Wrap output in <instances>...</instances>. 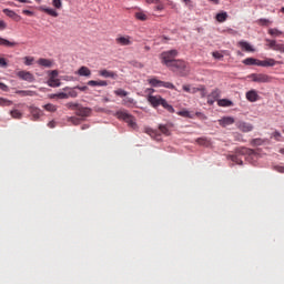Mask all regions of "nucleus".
<instances>
[{
    "label": "nucleus",
    "instance_id": "nucleus-1",
    "mask_svg": "<svg viewBox=\"0 0 284 284\" xmlns=\"http://www.w3.org/2000/svg\"><path fill=\"white\" fill-rule=\"evenodd\" d=\"M148 101L152 108H159V105H162V108H164L166 112H170V114H174L175 112L174 106L168 103V100L163 99L161 95H149Z\"/></svg>",
    "mask_w": 284,
    "mask_h": 284
},
{
    "label": "nucleus",
    "instance_id": "nucleus-2",
    "mask_svg": "<svg viewBox=\"0 0 284 284\" xmlns=\"http://www.w3.org/2000/svg\"><path fill=\"white\" fill-rule=\"evenodd\" d=\"M116 118L120 121H124V123H126V125L131 128V130H139V124H136V118L128 113V111H118Z\"/></svg>",
    "mask_w": 284,
    "mask_h": 284
},
{
    "label": "nucleus",
    "instance_id": "nucleus-3",
    "mask_svg": "<svg viewBox=\"0 0 284 284\" xmlns=\"http://www.w3.org/2000/svg\"><path fill=\"white\" fill-rule=\"evenodd\" d=\"M178 57H179V51L176 49L164 51L160 55L161 63L166 68H171V65L176 61Z\"/></svg>",
    "mask_w": 284,
    "mask_h": 284
},
{
    "label": "nucleus",
    "instance_id": "nucleus-4",
    "mask_svg": "<svg viewBox=\"0 0 284 284\" xmlns=\"http://www.w3.org/2000/svg\"><path fill=\"white\" fill-rule=\"evenodd\" d=\"M169 70H172V72H175L179 77H187V74H190V68L183 60H176Z\"/></svg>",
    "mask_w": 284,
    "mask_h": 284
},
{
    "label": "nucleus",
    "instance_id": "nucleus-5",
    "mask_svg": "<svg viewBox=\"0 0 284 284\" xmlns=\"http://www.w3.org/2000/svg\"><path fill=\"white\" fill-rule=\"evenodd\" d=\"M149 83L152 85V88H166L168 90H176V87H174L171 82H164L158 80L156 78L149 79Z\"/></svg>",
    "mask_w": 284,
    "mask_h": 284
},
{
    "label": "nucleus",
    "instance_id": "nucleus-6",
    "mask_svg": "<svg viewBox=\"0 0 284 284\" xmlns=\"http://www.w3.org/2000/svg\"><path fill=\"white\" fill-rule=\"evenodd\" d=\"M57 77H59V71L53 70L49 74V79L47 81V84L49 88H59L61 87V80H59Z\"/></svg>",
    "mask_w": 284,
    "mask_h": 284
},
{
    "label": "nucleus",
    "instance_id": "nucleus-7",
    "mask_svg": "<svg viewBox=\"0 0 284 284\" xmlns=\"http://www.w3.org/2000/svg\"><path fill=\"white\" fill-rule=\"evenodd\" d=\"M179 116H183L184 119H194L195 116H197V119H207V116H205V114L201 113V112H193V111H189V110H182L178 112Z\"/></svg>",
    "mask_w": 284,
    "mask_h": 284
},
{
    "label": "nucleus",
    "instance_id": "nucleus-8",
    "mask_svg": "<svg viewBox=\"0 0 284 284\" xmlns=\"http://www.w3.org/2000/svg\"><path fill=\"white\" fill-rule=\"evenodd\" d=\"M248 78L252 79V81H254L255 83H270L271 81L270 75L265 73H253L248 75Z\"/></svg>",
    "mask_w": 284,
    "mask_h": 284
},
{
    "label": "nucleus",
    "instance_id": "nucleus-9",
    "mask_svg": "<svg viewBox=\"0 0 284 284\" xmlns=\"http://www.w3.org/2000/svg\"><path fill=\"white\" fill-rule=\"evenodd\" d=\"M16 74L21 81H28V83H33L34 81V75L30 71H18Z\"/></svg>",
    "mask_w": 284,
    "mask_h": 284
},
{
    "label": "nucleus",
    "instance_id": "nucleus-10",
    "mask_svg": "<svg viewBox=\"0 0 284 284\" xmlns=\"http://www.w3.org/2000/svg\"><path fill=\"white\" fill-rule=\"evenodd\" d=\"M115 43L118 45H132V43H133L132 37H130V36H118L115 38Z\"/></svg>",
    "mask_w": 284,
    "mask_h": 284
},
{
    "label": "nucleus",
    "instance_id": "nucleus-11",
    "mask_svg": "<svg viewBox=\"0 0 284 284\" xmlns=\"http://www.w3.org/2000/svg\"><path fill=\"white\" fill-rule=\"evenodd\" d=\"M77 116H82L83 119L90 116L92 114V109L88 106H81V104L78 106V110L75 111Z\"/></svg>",
    "mask_w": 284,
    "mask_h": 284
},
{
    "label": "nucleus",
    "instance_id": "nucleus-12",
    "mask_svg": "<svg viewBox=\"0 0 284 284\" xmlns=\"http://www.w3.org/2000/svg\"><path fill=\"white\" fill-rule=\"evenodd\" d=\"M99 77H103V79H118L119 74L114 71H109L108 69H102L98 71Z\"/></svg>",
    "mask_w": 284,
    "mask_h": 284
},
{
    "label": "nucleus",
    "instance_id": "nucleus-13",
    "mask_svg": "<svg viewBox=\"0 0 284 284\" xmlns=\"http://www.w3.org/2000/svg\"><path fill=\"white\" fill-rule=\"evenodd\" d=\"M219 125L221 128H227V125H234L235 120L233 116H223L222 119L217 120Z\"/></svg>",
    "mask_w": 284,
    "mask_h": 284
},
{
    "label": "nucleus",
    "instance_id": "nucleus-14",
    "mask_svg": "<svg viewBox=\"0 0 284 284\" xmlns=\"http://www.w3.org/2000/svg\"><path fill=\"white\" fill-rule=\"evenodd\" d=\"M235 154L239 156H252V154H254V150L241 146L235 149Z\"/></svg>",
    "mask_w": 284,
    "mask_h": 284
},
{
    "label": "nucleus",
    "instance_id": "nucleus-15",
    "mask_svg": "<svg viewBox=\"0 0 284 284\" xmlns=\"http://www.w3.org/2000/svg\"><path fill=\"white\" fill-rule=\"evenodd\" d=\"M276 60L272 59V58H267L265 60H258V67L260 68H274V65H276Z\"/></svg>",
    "mask_w": 284,
    "mask_h": 284
},
{
    "label": "nucleus",
    "instance_id": "nucleus-16",
    "mask_svg": "<svg viewBox=\"0 0 284 284\" xmlns=\"http://www.w3.org/2000/svg\"><path fill=\"white\" fill-rule=\"evenodd\" d=\"M90 88H108V81L105 80H90L87 82Z\"/></svg>",
    "mask_w": 284,
    "mask_h": 284
},
{
    "label": "nucleus",
    "instance_id": "nucleus-17",
    "mask_svg": "<svg viewBox=\"0 0 284 284\" xmlns=\"http://www.w3.org/2000/svg\"><path fill=\"white\" fill-rule=\"evenodd\" d=\"M246 99L250 101V103H256L261 97L256 90H250L246 92Z\"/></svg>",
    "mask_w": 284,
    "mask_h": 284
},
{
    "label": "nucleus",
    "instance_id": "nucleus-18",
    "mask_svg": "<svg viewBox=\"0 0 284 284\" xmlns=\"http://www.w3.org/2000/svg\"><path fill=\"white\" fill-rule=\"evenodd\" d=\"M237 129H240L241 132H252V130H254V125L247 122H239Z\"/></svg>",
    "mask_w": 284,
    "mask_h": 284
},
{
    "label": "nucleus",
    "instance_id": "nucleus-19",
    "mask_svg": "<svg viewBox=\"0 0 284 284\" xmlns=\"http://www.w3.org/2000/svg\"><path fill=\"white\" fill-rule=\"evenodd\" d=\"M38 65H40L41 68H52V65H54V62L50 59H45V58H40L37 61Z\"/></svg>",
    "mask_w": 284,
    "mask_h": 284
},
{
    "label": "nucleus",
    "instance_id": "nucleus-20",
    "mask_svg": "<svg viewBox=\"0 0 284 284\" xmlns=\"http://www.w3.org/2000/svg\"><path fill=\"white\" fill-rule=\"evenodd\" d=\"M2 12L10 19H13V21H21V16L17 14V12H14L10 9H3Z\"/></svg>",
    "mask_w": 284,
    "mask_h": 284
},
{
    "label": "nucleus",
    "instance_id": "nucleus-21",
    "mask_svg": "<svg viewBox=\"0 0 284 284\" xmlns=\"http://www.w3.org/2000/svg\"><path fill=\"white\" fill-rule=\"evenodd\" d=\"M30 112H31V115L33 116V121H39V119L43 116V111H41V109L37 106H31Z\"/></svg>",
    "mask_w": 284,
    "mask_h": 284
},
{
    "label": "nucleus",
    "instance_id": "nucleus-22",
    "mask_svg": "<svg viewBox=\"0 0 284 284\" xmlns=\"http://www.w3.org/2000/svg\"><path fill=\"white\" fill-rule=\"evenodd\" d=\"M75 74H79V77H92V71L88 67H81Z\"/></svg>",
    "mask_w": 284,
    "mask_h": 284
},
{
    "label": "nucleus",
    "instance_id": "nucleus-23",
    "mask_svg": "<svg viewBox=\"0 0 284 284\" xmlns=\"http://www.w3.org/2000/svg\"><path fill=\"white\" fill-rule=\"evenodd\" d=\"M217 105L220 108H232V105H234V102L227 99H222L217 101Z\"/></svg>",
    "mask_w": 284,
    "mask_h": 284
},
{
    "label": "nucleus",
    "instance_id": "nucleus-24",
    "mask_svg": "<svg viewBox=\"0 0 284 284\" xmlns=\"http://www.w3.org/2000/svg\"><path fill=\"white\" fill-rule=\"evenodd\" d=\"M239 45L242 48V50H245V52H255V50L248 44L247 41H240Z\"/></svg>",
    "mask_w": 284,
    "mask_h": 284
},
{
    "label": "nucleus",
    "instance_id": "nucleus-25",
    "mask_svg": "<svg viewBox=\"0 0 284 284\" xmlns=\"http://www.w3.org/2000/svg\"><path fill=\"white\" fill-rule=\"evenodd\" d=\"M215 19H216V21H219V23H225V21H227V12L222 11V12L217 13Z\"/></svg>",
    "mask_w": 284,
    "mask_h": 284
},
{
    "label": "nucleus",
    "instance_id": "nucleus-26",
    "mask_svg": "<svg viewBox=\"0 0 284 284\" xmlns=\"http://www.w3.org/2000/svg\"><path fill=\"white\" fill-rule=\"evenodd\" d=\"M16 94H19L20 97H34V94H37L34 91H30V90H18L16 91Z\"/></svg>",
    "mask_w": 284,
    "mask_h": 284
},
{
    "label": "nucleus",
    "instance_id": "nucleus-27",
    "mask_svg": "<svg viewBox=\"0 0 284 284\" xmlns=\"http://www.w3.org/2000/svg\"><path fill=\"white\" fill-rule=\"evenodd\" d=\"M182 88H183L184 92H189L190 94H196V92H201V89L194 88V87L191 88L187 84H184Z\"/></svg>",
    "mask_w": 284,
    "mask_h": 284
},
{
    "label": "nucleus",
    "instance_id": "nucleus-28",
    "mask_svg": "<svg viewBox=\"0 0 284 284\" xmlns=\"http://www.w3.org/2000/svg\"><path fill=\"white\" fill-rule=\"evenodd\" d=\"M241 155H237L236 153L233 155H229L227 159H230V161H233V163H236L237 165H243V160H241L240 158Z\"/></svg>",
    "mask_w": 284,
    "mask_h": 284
},
{
    "label": "nucleus",
    "instance_id": "nucleus-29",
    "mask_svg": "<svg viewBox=\"0 0 284 284\" xmlns=\"http://www.w3.org/2000/svg\"><path fill=\"white\" fill-rule=\"evenodd\" d=\"M0 45H4L6 48H14V45H17V42H11L0 37Z\"/></svg>",
    "mask_w": 284,
    "mask_h": 284
},
{
    "label": "nucleus",
    "instance_id": "nucleus-30",
    "mask_svg": "<svg viewBox=\"0 0 284 284\" xmlns=\"http://www.w3.org/2000/svg\"><path fill=\"white\" fill-rule=\"evenodd\" d=\"M197 145H203L204 148H210V140L207 138H199L196 139Z\"/></svg>",
    "mask_w": 284,
    "mask_h": 284
},
{
    "label": "nucleus",
    "instance_id": "nucleus-31",
    "mask_svg": "<svg viewBox=\"0 0 284 284\" xmlns=\"http://www.w3.org/2000/svg\"><path fill=\"white\" fill-rule=\"evenodd\" d=\"M244 65H258V59L255 58H246L243 61Z\"/></svg>",
    "mask_w": 284,
    "mask_h": 284
},
{
    "label": "nucleus",
    "instance_id": "nucleus-32",
    "mask_svg": "<svg viewBox=\"0 0 284 284\" xmlns=\"http://www.w3.org/2000/svg\"><path fill=\"white\" fill-rule=\"evenodd\" d=\"M135 19H138V21H148V14L143 11L135 12Z\"/></svg>",
    "mask_w": 284,
    "mask_h": 284
},
{
    "label": "nucleus",
    "instance_id": "nucleus-33",
    "mask_svg": "<svg viewBox=\"0 0 284 284\" xmlns=\"http://www.w3.org/2000/svg\"><path fill=\"white\" fill-rule=\"evenodd\" d=\"M42 12H45L47 14H50V17H59V13L54 9L50 8H41Z\"/></svg>",
    "mask_w": 284,
    "mask_h": 284
},
{
    "label": "nucleus",
    "instance_id": "nucleus-34",
    "mask_svg": "<svg viewBox=\"0 0 284 284\" xmlns=\"http://www.w3.org/2000/svg\"><path fill=\"white\" fill-rule=\"evenodd\" d=\"M10 105H12V101L4 99V98H0V106L1 108H10Z\"/></svg>",
    "mask_w": 284,
    "mask_h": 284
},
{
    "label": "nucleus",
    "instance_id": "nucleus-35",
    "mask_svg": "<svg viewBox=\"0 0 284 284\" xmlns=\"http://www.w3.org/2000/svg\"><path fill=\"white\" fill-rule=\"evenodd\" d=\"M263 143H265V141H263V139H261V138H256V139L251 140V145L253 148H256L258 145H263Z\"/></svg>",
    "mask_w": 284,
    "mask_h": 284
},
{
    "label": "nucleus",
    "instance_id": "nucleus-36",
    "mask_svg": "<svg viewBox=\"0 0 284 284\" xmlns=\"http://www.w3.org/2000/svg\"><path fill=\"white\" fill-rule=\"evenodd\" d=\"M10 114L12 116V119H21L23 116V113H21V111L14 109L10 111Z\"/></svg>",
    "mask_w": 284,
    "mask_h": 284
},
{
    "label": "nucleus",
    "instance_id": "nucleus-37",
    "mask_svg": "<svg viewBox=\"0 0 284 284\" xmlns=\"http://www.w3.org/2000/svg\"><path fill=\"white\" fill-rule=\"evenodd\" d=\"M268 34H271V37H281V34H283V31L274 28V29H268Z\"/></svg>",
    "mask_w": 284,
    "mask_h": 284
},
{
    "label": "nucleus",
    "instance_id": "nucleus-38",
    "mask_svg": "<svg viewBox=\"0 0 284 284\" xmlns=\"http://www.w3.org/2000/svg\"><path fill=\"white\" fill-rule=\"evenodd\" d=\"M159 130L162 134H165V136H170V129H168V125L160 124Z\"/></svg>",
    "mask_w": 284,
    "mask_h": 284
},
{
    "label": "nucleus",
    "instance_id": "nucleus-39",
    "mask_svg": "<svg viewBox=\"0 0 284 284\" xmlns=\"http://www.w3.org/2000/svg\"><path fill=\"white\" fill-rule=\"evenodd\" d=\"M43 108H44V110H47V112H57V105H54L52 103H48Z\"/></svg>",
    "mask_w": 284,
    "mask_h": 284
},
{
    "label": "nucleus",
    "instance_id": "nucleus-40",
    "mask_svg": "<svg viewBox=\"0 0 284 284\" xmlns=\"http://www.w3.org/2000/svg\"><path fill=\"white\" fill-rule=\"evenodd\" d=\"M68 122L72 123L73 125H79L81 123V119H79L77 116H70V118H68Z\"/></svg>",
    "mask_w": 284,
    "mask_h": 284
},
{
    "label": "nucleus",
    "instance_id": "nucleus-41",
    "mask_svg": "<svg viewBox=\"0 0 284 284\" xmlns=\"http://www.w3.org/2000/svg\"><path fill=\"white\" fill-rule=\"evenodd\" d=\"M67 108L69 109V110H79V103H74V102H68L67 104Z\"/></svg>",
    "mask_w": 284,
    "mask_h": 284
},
{
    "label": "nucleus",
    "instance_id": "nucleus-42",
    "mask_svg": "<svg viewBox=\"0 0 284 284\" xmlns=\"http://www.w3.org/2000/svg\"><path fill=\"white\" fill-rule=\"evenodd\" d=\"M276 52H281L282 54H284V44H281V43H275V47L274 49Z\"/></svg>",
    "mask_w": 284,
    "mask_h": 284
},
{
    "label": "nucleus",
    "instance_id": "nucleus-43",
    "mask_svg": "<svg viewBox=\"0 0 284 284\" xmlns=\"http://www.w3.org/2000/svg\"><path fill=\"white\" fill-rule=\"evenodd\" d=\"M114 94H116V97H128V91L123 89H118L114 91Z\"/></svg>",
    "mask_w": 284,
    "mask_h": 284
},
{
    "label": "nucleus",
    "instance_id": "nucleus-44",
    "mask_svg": "<svg viewBox=\"0 0 284 284\" xmlns=\"http://www.w3.org/2000/svg\"><path fill=\"white\" fill-rule=\"evenodd\" d=\"M32 63H34V58L24 57V65H32Z\"/></svg>",
    "mask_w": 284,
    "mask_h": 284
},
{
    "label": "nucleus",
    "instance_id": "nucleus-45",
    "mask_svg": "<svg viewBox=\"0 0 284 284\" xmlns=\"http://www.w3.org/2000/svg\"><path fill=\"white\" fill-rule=\"evenodd\" d=\"M212 99H219L221 97V91L219 89H215L211 92Z\"/></svg>",
    "mask_w": 284,
    "mask_h": 284
},
{
    "label": "nucleus",
    "instance_id": "nucleus-46",
    "mask_svg": "<svg viewBox=\"0 0 284 284\" xmlns=\"http://www.w3.org/2000/svg\"><path fill=\"white\" fill-rule=\"evenodd\" d=\"M145 134H149V136H156V131L153 129L146 128L144 129Z\"/></svg>",
    "mask_w": 284,
    "mask_h": 284
},
{
    "label": "nucleus",
    "instance_id": "nucleus-47",
    "mask_svg": "<svg viewBox=\"0 0 284 284\" xmlns=\"http://www.w3.org/2000/svg\"><path fill=\"white\" fill-rule=\"evenodd\" d=\"M52 6L54 8H57L58 10H60V8H62L63 3L61 2V0H53Z\"/></svg>",
    "mask_w": 284,
    "mask_h": 284
},
{
    "label": "nucleus",
    "instance_id": "nucleus-48",
    "mask_svg": "<svg viewBox=\"0 0 284 284\" xmlns=\"http://www.w3.org/2000/svg\"><path fill=\"white\" fill-rule=\"evenodd\" d=\"M155 8H154V10H158V11H162V10H165V6L163 4V2H161V0H160V3H155Z\"/></svg>",
    "mask_w": 284,
    "mask_h": 284
},
{
    "label": "nucleus",
    "instance_id": "nucleus-49",
    "mask_svg": "<svg viewBox=\"0 0 284 284\" xmlns=\"http://www.w3.org/2000/svg\"><path fill=\"white\" fill-rule=\"evenodd\" d=\"M257 22L260 23V26H270V20L268 19H260L257 20Z\"/></svg>",
    "mask_w": 284,
    "mask_h": 284
},
{
    "label": "nucleus",
    "instance_id": "nucleus-50",
    "mask_svg": "<svg viewBox=\"0 0 284 284\" xmlns=\"http://www.w3.org/2000/svg\"><path fill=\"white\" fill-rule=\"evenodd\" d=\"M0 68H8V61L6 58H0Z\"/></svg>",
    "mask_w": 284,
    "mask_h": 284
},
{
    "label": "nucleus",
    "instance_id": "nucleus-51",
    "mask_svg": "<svg viewBox=\"0 0 284 284\" xmlns=\"http://www.w3.org/2000/svg\"><path fill=\"white\" fill-rule=\"evenodd\" d=\"M266 42L268 43V47L274 50L275 45H276V40H266Z\"/></svg>",
    "mask_w": 284,
    "mask_h": 284
},
{
    "label": "nucleus",
    "instance_id": "nucleus-52",
    "mask_svg": "<svg viewBox=\"0 0 284 284\" xmlns=\"http://www.w3.org/2000/svg\"><path fill=\"white\" fill-rule=\"evenodd\" d=\"M212 55L214 59H223V54H221L219 51L213 52Z\"/></svg>",
    "mask_w": 284,
    "mask_h": 284
},
{
    "label": "nucleus",
    "instance_id": "nucleus-53",
    "mask_svg": "<svg viewBox=\"0 0 284 284\" xmlns=\"http://www.w3.org/2000/svg\"><path fill=\"white\" fill-rule=\"evenodd\" d=\"M0 90H2V92H8L9 88L6 83L0 82Z\"/></svg>",
    "mask_w": 284,
    "mask_h": 284
},
{
    "label": "nucleus",
    "instance_id": "nucleus-54",
    "mask_svg": "<svg viewBox=\"0 0 284 284\" xmlns=\"http://www.w3.org/2000/svg\"><path fill=\"white\" fill-rule=\"evenodd\" d=\"M55 97H58V99H69L68 93H63V92L58 93Z\"/></svg>",
    "mask_w": 284,
    "mask_h": 284
},
{
    "label": "nucleus",
    "instance_id": "nucleus-55",
    "mask_svg": "<svg viewBox=\"0 0 284 284\" xmlns=\"http://www.w3.org/2000/svg\"><path fill=\"white\" fill-rule=\"evenodd\" d=\"M6 28H8V24L6 23V21L0 20V30H6Z\"/></svg>",
    "mask_w": 284,
    "mask_h": 284
},
{
    "label": "nucleus",
    "instance_id": "nucleus-56",
    "mask_svg": "<svg viewBox=\"0 0 284 284\" xmlns=\"http://www.w3.org/2000/svg\"><path fill=\"white\" fill-rule=\"evenodd\" d=\"M77 90H80V92H87L88 87H75Z\"/></svg>",
    "mask_w": 284,
    "mask_h": 284
},
{
    "label": "nucleus",
    "instance_id": "nucleus-57",
    "mask_svg": "<svg viewBox=\"0 0 284 284\" xmlns=\"http://www.w3.org/2000/svg\"><path fill=\"white\" fill-rule=\"evenodd\" d=\"M48 128H51V129L57 128V122L54 121L49 122Z\"/></svg>",
    "mask_w": 284,
    "mask_h": 284
},
{
    "label": "nucleus",
    "instance_id": "nucleus-58",
    "mask_svg": "<svg viewBox=\"0 0 284 284\" xmlns=\"http://www.w3.org/2000/svg\"><path fill=\"white\" fill-rule=\"evenodd\" d=\"M22 14H27L28 17H32L33 13L30 10H23Z\"/></svg>",
    "mask_w": 284,
    "mask_h": 284
},
{
    "label": "nucleus",
    "instance_id": "nucleus-59",
    "mask_svg": "<svg viewBox=\"0 0 284 284\" xmlns=\"http://www.w3.org/2000/svg\"><path fill=\"white\" fill-rule=\"evenodd\" d=\"M275 170H277L280 173L284 174V166H276Z\"/></svg>",
    "mask_w": 284,
    "mask_h": 284
},
{
    "label": "nucleus",
    "instance_id": "nucleus-60",
    "mask_svg": "<svg viewBox=\"0 0 284 284\" xmlns=\"http://www.w3.org/2000/svg\"><path fill=\"white\" fill-rule=\"evenodd\" d=\"M146 3H154V4H156V3H160V0H146Z\"/></svg>",
    "mask_w": 284,
    "mask_h": 284
},
{
    "label": "nucleus",
    "instance_id": "nucleus-61",
    "mask_svg": "<svg viewBox=\"0 0 284 284\" xmlns=\"http://www.w3.org/2000/svg\"><path fill=\"white\" fill-rule=\"evenodd\" d=\"M186 6H192V0H183Z\"/></svg>",
    "mask_w": 284,
    "mask_h": 284
},
{
    "label": "nucleus",
    "instance_id": "nucleus-62",
    "mask_svg": "<svg viewBox=\"0 0 284 284\" xmlns=\"http://www.w3.org/2000/svg\"><path fill=\"white\" fill-rule=\"evenodd\" d=\"M89 128H90L89 124H83V125L81 126V130H88Z\"/></svg>",
    "mask_w": 284,
    "mask_h": 284
},
{
    "label": "nucleus",
    "instance_id": "nucleus-63",
    "mask_svg": "<svg viewBox=\"0 0 284 284\" xmlns=\"http://www.w3.org/2000/svg\"><path fill=\"white\" fill-rule=\"evenodd\" d=\"M20 3H30V0H18Z\"/></svg>",
    "mask_w": 284,
    "mask_h": 284
},
{
    "label": "nucleus",
    "instance_id": "nucleus-64",
    "mask_svg": "<svg viewBox=\"0 0 284 284\" xmlns=\"http://www.w3.org/2000/svg\"><path fill=\"white\" fill-rule=\"evenodd\" d=\"M280 154H284V149H281V150H280Z\"/></svg>",
    "mask_w": 284,
    "mask_h": 284
}]
</instances>
